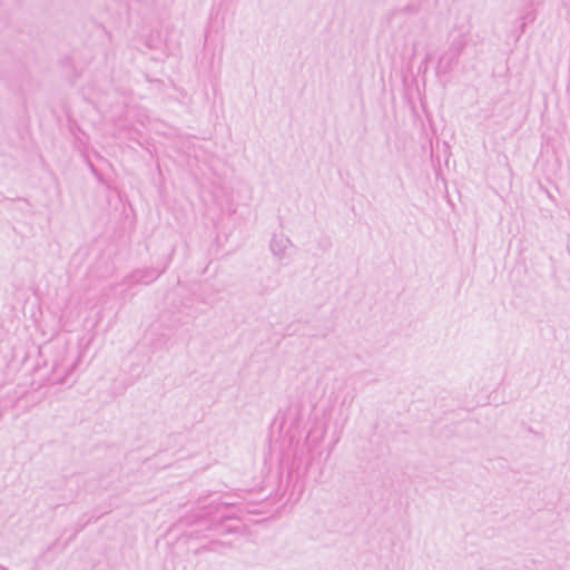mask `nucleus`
<instances>
[{"label": "nucleus", "instance_id": "1", "mask_svg": "<svg viewBox=\"0 0 570 570\" xmlns=\"http://www.w3.org/2000/svg\"><path fill=\"white\" fill-rule=\"evenodd\" d=\"M292 246L291 239L284 234L274 235L271 242V250L278 261L288 256V249Z\"/></svg>", "mask_w": 570, "mask_h": 570}, {"label": "nucleus", "instance_id": "2", "mask_svg": "<svg viewBox=\"0 0 570 570\" xmlns=\"http://www.w3.org/2000/svg\"><path fill=\"white\" fill-rule=\"evenodd\" d=\"M163 273V271H156L153 268H146V269H137L132 274H130L128 277H126L125 283L128 285L132 284H149L154 282L158 276Z\"/></svg>", "mask_w": 570, "mask_h": 570}, {"label": "nucleus", "instance_id": "3", "mask_svg": "<svg viewBox=\"0 0 570 570\" xmlns=\"http://www.w3.org/2000/svg\"><path fill=\"white\" fill-rule=\"evenodd\" d=\"M459 56L454 55L453 52L446 50L442 56L440 57L438 61V72L440 73H448L452 70V68L459 62Z\"/></svg>", "mask_w": 570, "mask_h": 570}, {"label": "nucleus", "instance_id": "4", "mask_svg": "<svg viewBox=\"0 0 570 570\" xmlns=\"http://www.w3.org/2000/svg\"><path fill=\"white\" fill-rule=\"evenodd\" d=\"M466 46V41L463 36H458L452 39L448 50L453 52L454 55L461 56L463 49Z\"/></svg>", "mask_w": 570, "mask_h": 570}, {"label": "nucleus", "instance_id": "5", "mask_svg": "<svg viewBox=\"0 0 570 570\" xmlns=\"http://www.w3.org/2000/svg\"><path fill=\"white\" fill-rule=\"evenodd\" d=\"M527 19H528V20H530V21H532V20L534 19V17H533V14H532V13H528L525 17H523V18H522V20H523V21H522V23H521V28H522V29H523V28H524V26H525V20H527Z\"/></svg>", "mask_w": 570, "mask_h": 570}, {"label": "nucleus", "instance_id": "6", "mask_svg": "<svg viewBox=\"0 0 570 570\" xmlns=\"http://www.w3.org/2000/svg\"><path fill=\"white\" fill-rule=\"evenodd\" d=\"M405 11H411L412 9L410 7L404 8Z\"/></svg>", "mask_w": 570, "mask_h": 570}]
</instances>
